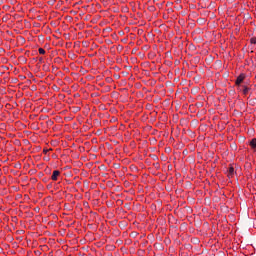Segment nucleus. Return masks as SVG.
<instances>
[{
    "instance_id": "6",
    "label": "nucleus",
    "mask_w": 256,
    "mask_h": 256,
    "mask_svg": "<svg viewBox=\"0 0 256 256\" xmlns=\"http://www.w3.org/2000/svg\"><path fill=\"white\" fill-rule=\"evenodd\" d=\"M38 52L40 53V55H45V49L43 48H39Z\"/></svg>"
},
{
    "instance_id": "10",
    "label": "nucleus",
    "mask_w": 256,
    "mask_h": 256,
    "mask_svg": "<svg viewBox=\"0 0 256 256\" xmlns=\"http://www.w3.org/2000/svg\"><path fill=\"white\" fill-rule=\"evenodd\" d=\"M39 61H40V63H43V58H40Z\"/></svg>"
},
{
    "instance_id": "7",
    "label": "nucleus",
    "mask_w": 256,
    "mask_h": 256,
    "mask_svg": "<svg viewBox=\"0 0 256 256\" xmlns=\"http://www.w3.org/2000/svg\"><path fill=\"white\" fill-rule=\"evenodd\" d=\"M250 105H256V99H252L249 101Z\"/></svg>"
},
{
    "instance_id": "2",
    "label": "nucleus",
    "mask_w": 256,
    "mask_h": 256,
    "mask_svg": "<svg viewBox=\"0 0 256 256\" xmlns=\"http://www.w3.org/2000/svg\"><path fill=\"white\" fill-rule=\"evenodd\" d=\"M59 175H61V171L54 170L51 176L52 181H57V179H59Z\"/></svg>"
},
{
    "instance_id": "1",
    "label": "nucleus",
    "mask_w": 256,
    "mask_h": 256,
    "mask_svg": "<svg viewBox=\"0 0 256 256\" xmlns=\"http://www.w3.org/2000/svg\"><path fill=\"white\" fill-rule=\"evenodd\" d=\"M243 81H245V74H240L237 77L235 84L239 87V85H241Z\"/></svg>"
},
{
    "instance_id": "3",
    "label": "nucleus",
    "mask_w": 256,
    "mask_h": 256,
    "mask_svg": "<svg viewBox=\"0 0 256 256\" xmlns=\"http://www.w3.org/2000/svg\"><path fill=\"white\" fill-rule=\"evenodd\" d=\"M233 175H235V168H233V166H231L228 169V177H233Z\"/></svg>"
},
{
    "instance_id": "4",
    "label": "nucleus",
    "mask_w": 256,
    "mask_h": 256,
    "mask_svg": "<svg viewBox=\"0 0 256 256\" xmlns=\"http://www.w3.org/2000/svg\"><path fill=\"white\" fill-rule=\"evenodd\" d=\"M250 146L252 149H256V138H253L251 141H250Z\"/></svg>"
},
{
    "instance_id": "8",
    "label": "nucleus",
    "mask_w": 256,
    "mask_h": 256,
    "mask_svg": "<svg viewBox=\"0 0 256 256\" xmlns=\"http://www.w3.org/2000/svg\"><path fill=\"white\" fill-rule=\"evenodd\" d=\"M251 43H252V45H256V38H251Z\"/></svg>"
},
{
    "instance_id": "9",
    "label": "nucleus",
    "mask_w": 256,
    "mask_h": 256,
    "mask_svg": "<svg viewBox=\"0 0 256 256\" xmlns=\"http://www.w3.org/2000/svg\"><path fill=\"white\" fill-rule=\"evenodd\" d=\"M43 153H44L45 155H47V153H49V149H44V150H43Z\"/></svg>"
},
{
    "instance_id": "5",
    "label": "nucleus",
    "mask_w": 256,
    "mask_h": 256,
    "mask_svg": "<svg viewBox=\"0 0 256 256\" xmlns=\"http://www.w3.org/2000/svg\"><path fill=\"white\" fill-rule=\"evenodd\" d=\"M243 87H244L243 93H244V95H247V93H249V91H250V88L247 86H243Z\"/></svg>"
},
{
    "instance_id": "11",
    "label": "nucleus",
    "mask_w": 256,
    "mask_h": 256,
    "mask_svg": "<svg viewBox=\"0 0 256 256\" xmlns=\"http://www.w3.org/2000/svg\"><path fill=\"white\" fill-rule=\"evenodd\" d=\"M233 93H235L234 91H230V94H233Z\"/></svg>"
}]
</instances>
